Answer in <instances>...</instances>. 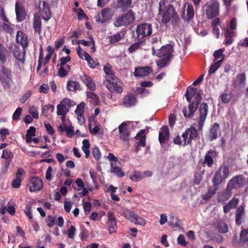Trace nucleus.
Here are the masks:
<instances>
[{"label": "nucleus", "instance_id": "obj_45", "mask_svg": "<svg viewBox=\"0 0 248 248\" xmlns=\"http://www.w3.org/2000/svg\"><path fill=\"white\" fill-rule=\"evenodd\" d=\"M221 64V60H218L212 64L208 71L209 74L210 75L214 74L218 69Z\"/></svg>", "mask_w": 248, "mask_h": 248}, {"label": "nucleus", "instance_id": "obj_51", "mask_svg": "<svg viewBox=\"0 0 248 248\" xmlns=\"http://www.w3.org/2000/svg\"><path fill=\"white\" fill-rule=\"evenodd\" d=\"M54 108V106L52 105H47L46 106H45L42 108V114L45 116H47L48 115V111L49 110H51V111H53Z\"/></svg>", "mask_w": 248, "mask_h": 248}, {"label": "nucleus", "instance_id": "obj_26", "mask_svg": "<svg viewBox=\"0 0 248 248\" xmlns=\"http://www.w3.org/2000/svg\"><path fill=\"white\" fill-rule=\"evenodd\" d=\"M80 79L90 90H95V85L90 77L84 74L80 76Z\"/></svg>", "mask_w": 248, "mask_h": 248}, {"label": "nucleus", "instance_id": "obj_10", "mask_svg": "<svg viewBox=\"0 0 248 248\" xmlns=\"http://www.w3.org/2000/svg\"><path fill=\"white\" fill-rule=\"evenodd\" d=\"M114 14L115 11L112 8H105L95 16V21L98 23H105L110 20Z\"/></svg>", "mask_w": 248, "mask_h": 248}, {"label": "nucleus", "instance_id": "obj_3", "mask_svg": "<svg viewBox=\"0 0 248 248\" xmlns=\"http://www.w3.org/2000/svg\"><path fill=\"white\" fill-rule=\"evenodd\" d=\"M173 52V46L171 45H167L158 48L155 55L162 59L156 62L157 65L161 68L166 66L172 58Z\"/></svg>", "mask_w": 248, "mask_h": 248}, {"label": "nucleus", "instance_id": "obj_32", "mask_svg": "<svg viewBox=\"0 0 248 248\" xmlns=\"http://www.w3.org/2000/svg\"><path fill=\"white\" fill-rule=\"evenodd\" d=\"M198 104L195 102H192L188 106L189 113L187 114L186 108H184L183 109V113L185 117H191L192 116L198 107Z\"/></svg>", "mask_w": 248, "mask_h": 248}, {"label": "nucleus", "instance_id": "obj_48", "mask_svg": "<svg viewBox=\"0 0 248 248\" xmlns=\"http://www.w3.org/2000/svg\"><path fill=\"white\" fill-rule=\"evenodd\" d=\"M77 54L80 58L85 60L90 56L85 51L83 50L80 46H78L77 48Z\"/></svg>", "mask_w": 248, "mask_h": 248}, {"label": "nucleus", "instance_id": "obj_4", "mask_svg": "<svg viewBox=\"0 0 248 248\" xmlns=\"http://www.w3.org/2000/svg\"><path fill=\"white\" fill-rule=\"evenodd\" d=\"M244 183V178L242 175H237L230 180L227 184L225 191L222 194L224 198L220 196L218 201L222 202L229 199L232 195V190L242 187Z\"/></svg>", "mask_w": 248, "mask_h": 248}, {"label": "nucleus", "instance_id": "obj_33", "mask_svg": "<svg viewBox=\"0 0 248 248\" xmlns=\"http://www.w3.org/2000/svg\"><path fill=\"white\" fill-rule=\"evenodd\" d=\"M145 131L144 130H141L135 137L137 140H139V141L137 142L138 145L139 146L142 147L145 146L146 136L145 135Z\"/></svg>", "mask_w": 248, "mask_h": 248}, {"label": "nucleus", "instance_id": "obj_35", "mask_svg": "<svg viewBox=\"0 0 248 248\" xmlns=\"http://www.w3.org/2000/svg\"><path fill=\"white\" fill-rule=\"evenodd\" d=\"M136 103V98L133 95H127L124 98L123 104L125 107H129Z\"/></svg>", "mask_w": 248, "mask_h": 248}, {"label": "nucleus", "instance_id": "obj_6", "mask_svg": "<svg viewBox=\"0 0 248 248\" xmlns=\"http://www.w3.org/2000/svg\"><path fill=\"white\" fill-rule=\"evenodd\" d=\"M110 162V172L119 178L123 177L125 174L120 167V163L118 158L112 153H109L107 156Z\"/></svg>", "mask_w": 248, "mask_h": 248}, {"label": "nucleus", "instance_id": "obj_2", "mask_svg": "<svg viewBox=\"0 0 248 248\" xmlns=\"http://www.w3.org/2000/svg\"><path fill=\"white\" fill-rule=\"evenodd\" d=\"M104 71L106 75V80L108 82L107 85L108 90L112 92L121 93L122 91V83L115 76L111 66L109 64L106 65L104 66Z\"/></svg>", "mask_w": 248, "mask_h": 248}, {"label": "nucleus", "instance_id": "obj_21", "mask_svg": "<svg viewBox=\"0 0 248 248\" xmlns=\"http://www.w3.org/2000/svg\"><path fill=\"white\" fill-rule=\"evenodd\" d=\"M0 80L3 84L8 86L11 81V71L5 67H2L0 72ZM5 86V85H4Z\"/></svg>", "mask_w": 248, "mask_h": 248}, {"label": "nucleus", "instance_id": "obj_56", "mask_svg": "<svg viewBox=\"0 0 248 248\" xmlns=\"http://www.w3.org/2000/svg\"><path fill=\"white\" fill-rule=\"evenodd\" d=\"M22 109L21 108H18L14 112L13 115V119L15 121H18L19 117L21 114Z\"/></svg>", "mask_w": 248, "mask_h": 248}, {"label": "nucleus", "instance_id": "obj_15", "mask_svg": "<svg viewBox=\"0 0 248 248\" xmlns=\"http://www.w3.org/2000/svg\"><path fill=\"white\" fill-rule=\"evenodd\" d=\"M21 50L18 46L15 45L11 47V51L12 52L14 57L19 63L24 64L25 62V56L26 48Z\"/></svg>", "mask_w": 248, "mask_h": 248}, {"label": "nucleus", "instance_id": "obj_16", "mask_svg": "<svg viewBox=\"0 0 248 248\" xmlns=\"http://www.w3.org/2000/svg\"><path fill=\"white\" fill-rule=\"evenodd\" d=\"M199 111L200 117L198 123V129L201 130L203 127L208 113V106L207 104L202 103L200 106Z\"/></svg>", "mask_w": 248, "mask_h": 248}, {"label": "nucleus", "instance_id": "obj_17", "mask_svg": "<svg viewBox=\"0 0 248 248\" xmlns=\"http://www.w3.org/2000/svg\"><path fill=\"white\" fill-rule=\"evenodd\" d=\"M30 192H35L40 190L43 186L41 179L36 177H32L28 185Z\"/></svg>", "mask_w": 248, "mask_h": 248}, {"label": "nucleus", "instance_id": "obj_18", "mask_svg": "<svg viewBox=\"0 0 248 248\" xmlns=\"http://www.w3.org/2000/svg\"><path fill=\"white\" fill-rule=\"evenodd\" d=\"M108 218L107 221V225L109 233H112L117 230L116 218L112 211L108 213Z\"/></svg>", "mask_w": 248, "mask_h": 248}, {"label": "nucleus", "instance_id": "obj_47", "mask_svg": "<svg viewBox=\"0 0 248 248\" xmlns=\"http://www.w3.org/2000/svg\"><path fill=\"white\" fill-rule=\"evenodd\" d=\"M169 218L170 220V221L168 222V225L169 226L172 227H176L178 226V219L173 214H170V215Z\"/></svg>", "mask_w": 248, "mask_h": 248}, {"label": "nucleus", "instance_id": "obj_20", "mask_svg": "<svg viewBox=\"0 0 248 248\" xmlns=\"http://www.w3.org/2000/svg\"><path fill=\"white\" fill-rule=\"evenodd\" d=\"M184 11L182 17L184 19L189 21L194 15V8L193 6L189 3H186L183 8Z\"/></svg>", "mask_w": 248, "mask_h": 248}, {"label": "nucleus", "instance_id": "obj_44", "mask_svg": "<svg viewBox=\"0 0 248 248\" xmlns=\"http://www.w3.org/2000/svg\"><path fill=\"white\" fill-rule=\"evenodd\" d=\"M130 179L133 182H139L142 179V174L139 171H134L131 173Z\"/></svg>", "mask_w": 248, "mask_h": 248}, {"label": "nucleus", "instance_id": "obj_46", "mask_svg": "<svg viewBox=\"0 0 248 248\" xmlns=\"http://www.w3.org/2000/svg\"><path fill=\"white\" fill-rule=\"evenodd\" d=\"M217 190V188L215 186L209 187L207 193L203 196V199L204 200H208L211 198L215 194Z\"/></svg>", "mask_w": 248, "mask_h": 248}, {"label": "nucleus", "instance_id": "obj_9", "mask_svg": "<svg viewBox=\"0 0 248 248\" xmlns=\"http://www.w3.org/2000/svg\"><path fill=\"white\" fill-rule=\"evenodd\" d=\"M134 20V13L130 10L125 15H123L118 17L114 21L113 24L115 27H117L126 26L130 24Z\"/></svg>", "mask_w": 248, "mask_h": 248}, {"label": "nucleus", "instance_id": "obj_59", "mask_svg": "<svg viewBox=\"0 0 248 248\" xmlns=\"http://www.w3.org/2000/svg\"><path fill=\"white\" fill-rule=\"evenodd\" d=\"M178 244L182 246H186L187 243L186 241L184 236L183 234H180L177 238Z\"/></svg>", "mask_w": 248, "mask_h": 248}, {"label": "nucleus", "instance_id": "obj_14", "mask_svg": "<svg viewBox=\"0 0 248 248\" xmlns=\"http://www.w3.org/2000/svg\"><path fill=\"white\" fill-rule=\"evenodd\" d=\"M123 215L126 219L136 224L143 226L146 223V221L144 218L133 211L126 209L124 211Z\"/></svg>", "mask_w": 248, "mask_h": 248}, {"label": "nucleus", "instance_id": "obj_29", "mask_svg": "<svg viewBox=\"0 0 248 248\" xmlns=\"http://www.w3.org/2000/svg\"><path fill=\"white\" fill-rule=\"evenodd\" d=\"M58 128L60 132L65 131L67 136L69 138L72 137L74 135V127L71 125H67L64 124L60 125Z\"/></svg>", "mask_w": 248, "mask_h": 248}, {"label": "nucleus", "instance_id": "obj_57", "mask_svg": "<svg viewBox=\"0 0 248 248\" xmlns=\"http://www.w3.org/2000/svg\"><path fill=\"white\" fill-rule=\"evenodd\" d=\"M13 157V155L10 150L6 149L3 151L1 158L4 159H12Z\"/></svg>", "mask_w": 248, "mask_h": 248}, {"label": "nucleus", "instance_id": "obj_53", "mask_svg": "<svg viewBox=\"0 0 248 248\" xmlns=\"http://www.w3.org/2000/svg\"><path fill=\"white\" fill-rule=\"evenodd\" d=\"M122 38V36L120 33H117L109 37V41L111 43H115L119 41Z\"/></svg>", "mask_w": 248, "mask_h": 248}, {"label": "nucleus", "instance_id": "obj_19", "mask_svg": "<svg viewBox=\"0 0 248 248\" xmlns=\"http://www.w3.org/2000/svg\"><path fill=\"white\" fill-rule=\"evenodd\" d=\"M15 11L16 18L18 22H21L25 19L26 16L25 9L22 4L18 1L16 3Z\"/></svg>", "mask_w": 248, "mask_h": 248}, {"label": "nucleus", "instance_id": "obj_28", "mask_svg": "<svg viewBox=\"0 0 248 248\" xmlns=\"http://www.w3.org/2000/svg\"><path fill=\"white\" fill-rule=\"evenodd\" d=\"M219 125L215 123L212 126L209 131V137L211 140L216 139L220 135Z\"/></svg>", "mask_w": 248, "mask_h": 248}, {"label": "nucleus", "instance_id": "obj_39", "mask_svg": "<svg viewBox=\"0 0 248 248\" xmlns=\"http://www.w3.org/2000/svg\"><path fill=\"white\" fill-rule=\"evenodd\" d=\"M70 67L69 65H60L59 69L58 75L61 78L65 77L67 76L68 72L70 71Z\"/></svg>", "mask_w": 248, "mask_h": 248}, {"label": "nucleus", "instance_id": "obj_64", "mask_svg": "<svg viewBox=\"0 0 248 248\" xmlns=\"http://www.w3.org/2000/svg\"><path fill=\"white\" fill-rule=\"evenodd\" d=\"M88 98L91 99L92 100H91V101L93 103H96L98 101L97 96L92 92L88 93Z\"/></svg>", "mask_w": 248, "mask_h": 248}, {"label": "nucleus", "instance_id": "obj_41", "mask_svg": "<svg viewBox=\"0 0 248 248\" xmlns=\"http://www.w3.org/2000/svg\"><path fill=\"white\" fill-rule=\"evenodd\" d=\"M197 91V89L196 88H188L187 89L186 96L188 102L191 101V99L194 97Z\"/></svg>", "mask_w": 248, "mask_h": 248}, {"label": "nucleus", "instance_id": "obj_58", "mask_svg": "<svg viewBox=\"0 0 248 248\" xmlns=\"http://www.w3.org/2000/svg\"><path fill=\"white\" fill-rule=\"evenodd\" d=\"M92 155L93 157L96 159L98 160L101 157V153L100 150L98 148L95 147L93 149L92 152Z\"/></svg>", "mask_w": 248, "mask_h": 248}, {"label": "nucleus", "instance_id": "obj_1", "mask_svg": "<svg viewBox=\"0 0 248 248\" xmlns=\"http://www.w3.org/2000/svg\"><path fill=\"white\" fill-rule=\"evenodd\" d=\"M158 15L162 18V22L164 23H169L171 19L177 20L179 18L173 6L170 3L168 0H161L159 1Z\"/></svg>", "mask_w": 248, "mask_h": 248}, {"label": "nucleus", "instance_id": "obj_60", "mask_svg": "<svg viewBox=\"0 0 248 248\" xmlns=\"http://www.w3.org/2000/svg\"><path fill=\"white\" fill-rule=\"evenodd\" d=\"M87 61L88 66L91 68H94L98 63H95L93 60L90 56L89 58L85 59Z\"/></svg>", "mask_w": 248, "mask_h": 248}, {"label": "nucleus", "instance_id": "obj_27", "mask_svg": "<svg viewBox=\"0 0 248 248\" xmlns=\"http://www.w3.org/2000/svg\"><path fill=\"white\" fill-rule=\"evenodd\" d=\"M33 28L35 33H37L38 34L41 33L42 29L41 18L37 14L34 15Z\"/></svg>", "mask_w": 248, "mask_h": 248}, {"label": "nucleus", "instance_id": "obj_38", "mask_svg": "<svg viewBox=\"0 0 248 248\" xmlns=\"http://www.w3.org/2000/svg\"><path fill=\"white\" fill-rule=\"evenodd\" d=\"M67 88L70 91L75 92L79 88V84L76 81L69 80L67 83Z\"/></svg>", "mask_w": 248, "mask_h": 248}, {"label": "nucleus", "instance_id": "obj_22", "mask_svg": "<svg viewBox=\"0 0 248 248\" xmlns=\"http://www.w3.org/2000/svg\"><path fill=\"white\" fill-rule=\"evenodd\" d=\"M16 42L21 45L24 49L27 47L28 45V40L26 35L21 31H18L16 35Z\"/></svg>", "mask_w": 248, "mask_h": 248}, {"label": "nucleus", "instance_id": "obj_61", "mask_svg": "<svg viewBox=\"0 0 248 248\" xmlns=\"http://www.w3.org/2000/svg\"><path fill=\"white\" fill-rule=\"evenodd\" d=\"M30 113L33 118L35 119L38 118L39 114L36 107H32L30 110Z\"/></svg>", "mask_w": 248, "mask_h": 248}, {"label": "nucleus", "instance_id": "obj_13", "mask_svg": "<svg viewBox=\"0 0 248 248\" xmlns=\"http://www.w3.org/2000/svg\"><path fill=\"white\" fill-rule=\"evenodd\" d=\"M74 105V101L70 99H63L57 106V114L66 115L69 111V108Z\"/></svg>", "mask_w": 248, "mask_h": 248}, {"label": "nucleus", "instance_id": "obj_31", "mask_svg": "<svg viewBox=\"0 0 248 248\" xmlns=\"http://www.w3.org/2000/svg\"><path fill=\"white\" fill-rule=\"evenodd\" d=\"M239 199L236 196L233 197V198L228 203L223 207V210L225 213H228L231 209L235 208L238 202Z\"/></svg>", "mask_w": 248, "mask_h": 248}, {"label": "nucleus", "instance_id": "obj_37", "mask_svg": "<svg viewBox=\"0 0 248 248\" xmlns=\"http://www.w3.org/2000/svg\"><path fill=\"white\" fill-rule=\"evenodd\" d=\"M246 75L244 73H241L237 76L235 84L240 87H244L246 83Z\"/></svg>", "mask_w": 248, "mask_h": 248}, {"label": "nucleus", "instance_id": "obj_24", "mask_svg": "<svg viewBox=\"0 0 248 248\" xmlns=\"http://www.w3.org/2000/svg\"><path fill=\"white\" fill-rule=\"evenodd\" d=\"M217 155V153L213 150H210L206 154L203 164L210 167L214 163L213 158Z\"/></svg>", "mask_w": 248, "mask_h": 248}, {"label": "nucleus", "instance_id": "obj_8", "mask_svg": "<svg viewBox=\"0 0 248 248\" xmlns=\"http://www.w3.org/2000/svg\"><path fill=\"white\" fill-rule=\"evenodd\" d=\"M230 173L229 168L222 165L215 172L212 182L215 186L219 185L223 180L228 178Z\"/></svg>", "mask_w": 248, "mask_h": 248}, {"label": "nucleus", "instance_id": "obj_23", "mask_svg": "<svg viewBox=\"0 0 248 248\" xmlns=\"http://www.w3.org/2000/svg\"><path fill=\"white\" fill-rule=\"evenodd\" d=\"M170 133L167 126H163L159 132L158 140L160 144L164 143L169 139Z\"/></svg>", "mask_w": 248, "mask_h": 248}, {"label": "nucleus", "instance_id": "obj_30", "mask_svg": "<svg viewBox=\"0 0 248 248\" xmlns=\"http://www.w3.org/2000/svg\"><path fill=\"white\" fill-rule=\"evenodd\" d=\"M152 44V54L155 55V51L161 46V37L159 36H153L151 40Z\"/></svg>", "mask_w": 248, "mask_h": 248}, {"label": "nucleus", "instance_id": "obj_34", "mask_svg": "<svg viewBox=\"0 0 248 248\" xmlns=\"http://www.w3.org/2000/svg\"><path fill=\"white\" fill-rule=\"evenodd\" d=\"M132 2V0H118L117 6L124 11L131 7Z\"/></svg>", "mask_w": 248, "mask_h": 248}, {"label": "nucleus", "instance_id": "obj_11", "mask_svg": "<svg viewBox=\"0 0 248 248\" xmlns=\"http://www.w3.org/2000/svg\"><path fill=\"white\" fill-rule=\"evenodd\" d=\"M152 32V26L151 24L143 23L138 25L136 29L137 38L141 40L146 36L151 34Z\"/></svg>", "mask_w": 248, "mask_h": 248}, {"label": "nucleus", "instance_id": "obj_5", "mask_svg": "<svg viewBox=\"0 0 248 248\" xmlns=\"http://www.w3.org/2000/svg\"><path fill=\"white\" fill-rule=\"evenodd\" d=\"M198 135L197 129L195 127L187 129L182 136H177L173 140L174 144L179 145L186 146L191 143L192 140L195 139Z\"/></svg>", "mask_w": 248, "mask_h": 248}, {"label": "nucleus", "instance_id": "obj_52", "mask_svg": "<svg viewBox=\"0 0 248 248\" xmlns=\"http://www.w3.org/2000/svg\"><path fill=\"white\" fill-rule=\"evenodd\" d=\"M46 221L47 223V226L49 228H51L56 224V218L53 216H48L47 217Z\"/></svg>", "mask_w": 248, "mask_h": 248}, {"label": "nucleus", "instance_id": "obj_49", "mask_svg": "<svg viewBox=\"0 0 248 248\" xmlns=\"http://www.w3.org/2000/svg\"><path fill=\"white\" fill-rule=\"evenodd\" d=\"M241 241L247 243L248 245V230H243L240 233Z\"/></svg>", "mask_w": 248, "mask_h": 248}, {"label": "nucleus", "instance_id": "obj_7", "mask_svg": "<svg viewBox=\"0 0 248 248\" xmlns=\"http://www.w3.org/2000/svg\"><path fill=\"white\" fill-rule=\"evenodd\" d=\"M219 3L217 0H210L204 6L207 17L212 19L219 14Z\"/></svg>", "mask_w": 248, "mask_h": 248}, {"label": "nucleus", "instance_id": "obj_25", "mask_svg": "<svg viewBox=\"0 0 248 248\" xmlns=\"http://www.w3.org/2000/svg\"><path fill=\"white\" fill-rule=\"evenodd\" d=\"M152 72V69L150 67H141L136 68L134 75L136 77L146 76Z\"/></svg>", "mask_w": 248, "mask_h": 248}, {"label": "nucleus", "instance_id": "obj_54", "mask_svg": "<svg viewBox=\"0 0 248 248\" xmlns=\"http://www.w3.org/2000/svg\"><path fill=\"white\" fill-rule=\"evenodd\" d=\"M25 171L24 170L20 168L18 169L16 175V179L22 181L24 178Z\"/></svg>", "mask_w": 248, "mask_h": 248}, {"label": "nucleus", "instance_id": "obj_40", "mask_svg": "<svg viewBox=\"0 0 248 248\" xmlns=\"http://www.w3.org/2000/svg\"><path fill=\"white\" fill-rule=\"evenodd\" d=\"M8 56V51L0 44V61L2 63H4L6 62Z\"/></svg>", "mask_w": 248, "mask_h": 248}, {"label": "nucleus", "instance_id": "obj_12", "mask_svg": "<svg viewBox=\"0 0 248 248\" xmlns=\"http://www.w3.org/2000/svg\"><path fill=\"white\" fill-rule=\"evenodd\" d=\"M131 122H125L122 123L118 127L120 139L124 141L128 140L130 135Z\"/></svg>", "mask_w": 248, "mask_h": 248}, {"label": "nucleus", "instance_id": "obj_55", "mask_svg": "<svg viewBox=\"0 0 248 248\" xmlns=\"http://www.w3.org/2000/svg\"><path fill=\"white\" fill-rule=\"evenodd\" d=\"M85 104L83 102L81 103L78 105L75 111L76 115L83 114L84 111Z\"/></svg>", "mask_w": 248, "mask_h": 248}, {"label": "nucleus", "instance_id": "obj_62", "mask_svg": "<svg viewBox=\"0 0 248 248\" xmlns=\"http://www.w3.org/2000/svg\"><path fill=\"white\" fill-rule=\"evenodd\" d=\"M76 232V228L74 226H72L68 230V237L71 239H74Z\"/></svg>", "mask_w": 248, "mask_h": 248}, {"label": "nucleus", "instance_id": "obj_63", "mask_svg": "<svg viewBox=\"0 0 248 248\" xmlns=\"http://www.w3.org/2000/svg\"><path fill=\"white\" fill-rule=\"evenodd\" d=\"M31 93H32L31 91H28L27 92H26L21 98V102L22 103H25L26 101L31 97Z\"/></svg>", "mask_w": 248, "mask_h": 248}, {"label": "nucleus", "instance_id": "obj_36", "mask_svg": "<svg viewBox=\"0 0 248 248\" xmlns=\"http://www.w3.org/2000/svg\"><path fill=\"white\" fill-rule=\"evenodd\" d=\"M244 214V207L242 205L240 206L237 208L236 214H235V222L237 225H239L241 224V220L243 218Z\"/></svg>", "mask_w": 248, "mask_h": 248}, {"label": "nucleus", "instance_id": "obj_42", "mask_svg": "<svg viewBox=\"0 0 248 248\" xmlns=\"http://www.w3.org/2000/svg\"><path fill=\"white\" fill-rule=\"evenodd\" d=\"M224 51V49L220 48L218 50H216L213 54V56L216 59H218L220 58L219 60H221V63L224 59L225 54L223 53Z\"/></svg>", "mask_w": 248, "mask_h": 248}, {"label": "nucleus", "instance_id": "obj_43", "mask_svg": "<svg viewBox=\"0 0 248 248\" xmlns=\"http://www.w3.org/2000/svg\"><path fill=\"white\" fill-rule=\"evenodd\" d=\"M0 30L9 33H11L13 32L11 24L9 21L8 23L5 22L1 24L0 25Z\"/></svg>", "mask_w": 248, "mask_h": 248}, {"label": "nucleus", "instance_id": "obj_50", "mask_svg": "<svg viewBox=\"0 0 248 248\" xmlns=\"http://www.w3.org/2000/svg\"><path fill=\"white\" fill-rule=\"evenodd\" d=\"M217 229L220 232L223 233H225L228 231L227 225L223 222L219 223L217 225Z\"/></svg>", "mask_w": 248, "mask_h": 248}]
</instances>
